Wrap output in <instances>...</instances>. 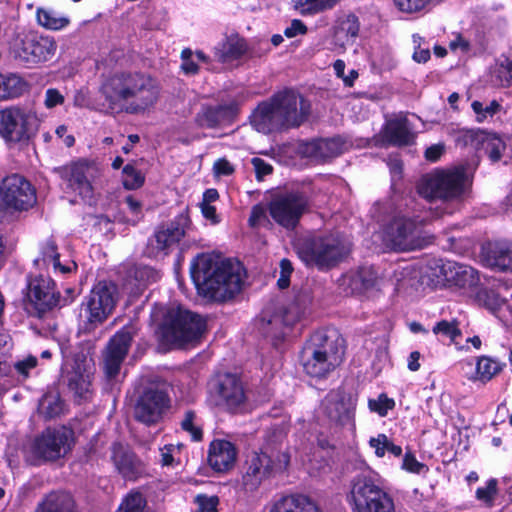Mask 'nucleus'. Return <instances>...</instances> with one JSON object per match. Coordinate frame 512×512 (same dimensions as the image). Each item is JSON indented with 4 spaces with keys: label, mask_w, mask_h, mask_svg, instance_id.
Returning a JSON list of instances; mask_svg holds the SVG:
<instances>
[{
    "label": "nucleus",
    "mask_w": 512,
    "mask_h": 512,
    "mask_svg": "<svg viewBox=\"0 0 512 512\" xmlns=\"http://www.w3.org/2000/svg\"><path fill=\"white\" fill-rule=\"evenodd\" d=\"M109 113L141 114L158 101L159 87L142 73L116 72L107 76L99 89Z\"/></svg>",
    "instance_id": "obj_1"
},
{
    "label": "nucleus",
    "mask_w": 512,
    "mask_h": 512,
    "mask_svg": "<svg viewBox=\"0 0 512 512\" xmlns=\"http://www.w3.org/2000/svg\"><path fill=\"white\" fill-rule=\"evenodd\" d=\"M191 278L204 297L223 302L240 292L244 269L239 262L220 260L212 254H200L191 264Z\"/></svg>",
    "instance_id": "obj_2"
},
{
    "label": "nucleus",
    "mask_w": 512,
    "mask_h": 512,
    "mask_svg": "<svg viewBox=\"0 0 512 512\" xmlns=\"http://www.w3.org/2000/svg\"><path fill=\"white\" fill-rule=\"evenodd\" d=\"M191 278L204 297L223 302L240 292L244 269L239 262L220 260L212 254H200L191 264Z\"/></svg>",
    "instance_id": "obj_3"
},
{
    "label": "nucleus",
    "mask_w": 512,
    "mask_h": 512,
    "mask_svg": "<svg viewBox=\"0 0 512 512\" xmlns=\"http://www.w3.org/2000/svg\"><path fill=\"white\" fill-rule=\"evenodd\" d=\"M311 110L308 100L293 90H286L263 102L251 116V124L263 134L299 127Z\"/></svg>",
    "instance_id": "obj_4"
},
{
    "label": "nucleus",
    "mask_w": 512,
    "mask_h": 512,
    "mask_svg": "<svg viewBox=\"0 0 512 512\" xmlns=\"http://www.w3.org/2000/svg\"><path fill=\"white\" fill-rule=\"evenodd\" d=\"M343 339L334 330L316 331L305 343L300 360L305 373L314 378H324L342 362Z\"/></svg>",
    "instance_id": "obj_5"
},
{
    "label": "nucleus",
    "mask_w": 512,
    "mask_h": 512,
    "mask_svg": "<svg viewBox=\"0 0 512 512\" xmlns=\"http://www.w3.org/2000/svg\"><path fill=\"white\" fill-rule=\"evenodd\" d=\"M298 257L308 267L329 270L350 253V242L340 235L308 236L297 241Z\"/></svg>",
    "instance_id": "obj_6"
},
{
    "label": "nucleus",
    "mask_w": 512,
    "mask_h": 512,
    "mask_svg": "<svg viewBox=\"0 0 512 512\" xmlns=\"http://www.w3.org/2000/svg\"><path fill=\"white\" fill-rule=\"evenodd\" d=\"M160 329L165 343L183 347L200 340L206 331V321L199 314L173 305L166 309Z\"/></svg>",
    "instance_id": "obj_7"
},
{
    "label": "nucleus",
    "mask_w": 512,
    "mask_h": 512,
    "mask_svg": "<svg viewBox=\"0 0 512 512\" xmlns=\"http://www.w3.org/2000/svg\"><path fill=\"white\" fill-rule=\"evenodd\" d=\"M346 500L351 512H396L392 496L369 476L352 480Z\"/></svg>",
    "instance_id": "obj_8"
},
{
    "label": "nucleus",
    "mask_w": 512,
    "mask_h": 512,
    "mask_svg": "<svg viewBox=\"0 0 512 512\" xmlns=\"http://www.w3.org/2000/svg\"><path fill=\"white\" fill-rule=\"evenodd\" d=\"M134 405V418L147 426L159 423L170 405L165 383L143 377Z\"/></svg>",
    "instance_id": "obj_9"
},
{
    "label": "nucleus",
    "mask_w": 512,
    "mask_h": 512,
    "mask_svg": "<svg viewBox=\"0 0 512 512\" xmlns=\"http://www.w3.org/2000/svg\"><path fill=\"white\" fill-rule=\"evenodd\" d=\"M289 461V455L284 452H253L245 462L241 482L243 489L247 492L258 490L266 480L285 470Z\"/></svg>",
    "instance_id": "obj_10"
},
{
    "label": "nucleus",
    "mask_w": 512,
    "mask_h": 512,
    "mask_svg": "<svg viewBox=\"0 0 512 512\" xmlns=\"http://www.w3.org/2000/svg\"><path fill=\"white\" fill-rule=\"evenodd\" d=\"M70 437L65 428L44 430L24 447L26 462L38 466L63 457L71 449Z\"/></svg>",
    "instance_id": "obj_11"
},
{
    "label": "nucleus",
    "mask_w": 512,
    "mask_h": 512,
    "mask_svg": "<svg viewBox=\"0 0 512 512\" xmlns=\"http://www.w3.org/2000/svg\"><path fill=\"white\" fill-rule=\"evenodd\" d=\"M466 191L465 172L463 168L436 171L424 176L418 184L419 194L429 201L457 200Z\"/></svg>",
    "instance_id": "obj_12"
},
{
    "label": "nucleus",
    "mask_w": 512,
    "mask_h": 512,
    "mask_svg": "<svg viewBox=\"0 0 512 512\" xmlns=\"http://www.w3.org/2000/svg\"><path fill=\"white\" fill-rule=\"evenodd\" d=\"M422 225L423 220L394 217L384 229L383 242L395 251L422 249L430 243V237L423 234Z\"/></svg>",
    "instance_id": "obj_13"
},
{
    "label": "nucleus",
    "mask_w": 512,
    "mask_h": 512,
    "mask_svg": "<svg viewBox=\"0 0 512 512\" xmlns=\"http://www.w3.org/2000/svg\"><path fill=\"white\" fill-rule=\"evenodd\" d=\"M39 123L33 108L13 105L0 111V136L9 143L26 142L35 135Z\"/></svg>",
    "instance_id": "obj_14"
},
{
    "label": "nucleus",
    "mask_w": 512,
    "mask_h": 512,
    "mask_svg": "<svg viewBox=\"0 0 512 512\" xmlns=\"http://www.w3.org/2000/svg\"><path fill=\"white\" fill-rule=\"evenodd\" d=\"M37 202L34 186L23 176L12 174L0 184V211L7 214L30 210Z\"/></svg>",
    "instance_id": "obj_15"
},
{
    "label": "nucleus",
    "mask_w": 512,
    "mask_h": 512,
    "mask_svg": "<svg viewBox=\"0 0 512 512\" xmlns=\"http://www.w3.org/2000/svg\"><path fill=\"white\" fill-rule=\"evenodd\" d=\"M309 207V198L304 192L289 191L275 195L268 204V212L279 226L294 230Z\"/></svg>",
    "instance_id": "obj_16"
},
{
    "label": "nucleus",
    "mask_w": 512,
    "mask_h": 512,
    "mask_svg": "<svg viewBox=\"0 0 512 512\" xmlns=\"http://www.w3.org/2000/svg\"><path fill=\"white\" fill-rule=\"evenodd\" d=\"M56 50L57 43L54 38L32 32L15 39L11 47L14 59L27 66L51 60Z\"/></svg>",
    "instance_id": "obj_17"
},
{
    "label": "nucleus",
    "mask_w": 512,
    "mask_h": 512,
    "mask_svg": "<svg viewBox=\"0 0 512 512\" xmlns=\"http://www.w3.org/2000/svg\"><path fill=\"white\" fill-rule=\"evenodd\" d=\"M118 300L117 286L112 282L100 281L91 290L86 302L82 303L86 321L90 325L103 323L112 313Z\"/></svg>",
    "instance_id": "obj_18"
},
{
    "label": "nucleus",
    "mask_w": 512,
    "mask_h": 512,
    "mask_svg": "<svg viewBox=\"0 0 512 512\" xmlns=\"http://www.w3.org/2000/svg\"><path fill=\"white\" fill-rule=\"evenodd\" d=\"M59 304L60 295L56 292L55 283L51 278L43 275L29 278L25 307L30 314L42 317L43 314Z\"/></svg>",
    "instance_id": "obj_19"
},
{
    "label": "nucleus",
    "mask_w": 512,
    "mask_h": 512,
    "mask_svg": "<svg viewBox=\"0 0 512 512\" xmlns=\"http://www.w3.org/2000/svg\"><path fill=\"white\" fill-rule=\"evenodd\" d=\"M189 223L188 216L180 214L170 223L158 227L149 239L147 246L148 255L154 258L169 255L178 247L179 242L185 236Z\"/></svg>",
    "instance_id": "obj_20"
},
{
    "label": "nucleus",
    "mask_w": 512,
    "mask_h": 512,
    "mask_svg": "<svg viewBox=\"0 0 512 512\" xmlns=\"http://www.w3.org/2000/svg\"><path fill=\"white\" fill-rule=\"evenodd\" d=\"M134 333L132 328L124 327L107 343L103 351V370L107 378H115L121 369L130 349Z\"/></svg>",
    "instance_id": "obj_21"
},
{
    "label": "nucleus",
    "mask_w": 512,
    "mask_h": 512,
    "mask_svg": "<svg viewBox=\"0 0 512 512\" xmlns=\"http://www.w3.org/2000/svg\"><path fill=\"white\" fill-rule=\"evenodd\" d=\"M355 400L343 389L331 390L322 401L323 414L337 425H347L353 422Z\"/></svg>",
    "instance_id": "obj_22"
},
{
    "label": "nucleus",
    "mask_w": 512,
    "mask_h": 512,
    "mask_svg": "<svg viewBox=\"0 0 512 512\" xmlns=\"http://www.w3.org/2000/svg\"><path fill=\"white\" fill-rule=\"evenodd\" d=\"M90 170V166L84 161L54 168V172L66 182L67 188L77 193L82 199H91L93 195Z\"/></svg>",
    "instance_id": "obj_23"
},
{
    "label": "nucleus",
    "mask_w": 512,
    "mask_h": 512,
    "mask_svg": "<svg viewBox=\"0 0 512 512\" xmlns=\"http://www.w3.org/2000/svg\"><path fill=\"white\" fill-rule=\"evenodd\" d=\"M214 390L218 404L229 410H235L246 401L244 384L236 374L225 373L219 375Z\"/></svg>",
    "instance_id": "obj_24"
},
{
    "label": "nucleus",
    "mask_w": 512,
    "mask_h": 512,
    "mask_svg": "<svg viewBox=\"0 0 512 512\" xmlns=\"http://www.w3.org/2000/svg\"><path fill=\"white\" fill-rule=\"evenodd\" d=\"M302 316L296 303H291L286 309L275 313L268 319L264 317L261 320L260 329L265 337L270 338L273 345H277L286 335V331Z\"/></svg>",
    "instance_id": "obj_25"
},
{
    "label": "nucleus",
    "mask_w": 512,
    "mask_h": 512,
    "mask_svg": "<svg viewBox=\"0 0 512 512\" xmlns=\"http://www.w3.org/2000/svg\"><path fill=\"white\" fill-rule=\"evenodd\" d=\"M110 458L117 472L126 480H136L143 471L142 462L128 445L113 443Z\"/></svg>",
    "instance_id": "obj_26"
},
{
    "label": "nucleus",
    "mask_w": 512,
    "mask_h": 512,
    "mask_svg": "<svg viewBox=\"0 0 512 512\" xmlns=\"http://www.w3.org/2000/svg\"><path fill=\"white\" fill-rule=\"evenodd\" d=\"M382 138L395 146H406L414 142L415 134L407 117L403 114L388 119L381 131Z\"/></svg>",
    "instance_id": "obj_27"
},
{
    "label": "nucleus",
    "mask_w": 512,
    "mask_h": 512,
    "mask_svg": "<svg viewBox=\"0 0 512 512\" xmlns=\"http://www.w3.org/2000/svg\"><path fill=\"white\" fill-rule=\"evenodd\" d=\"M236 456L235 446L227 440L216 439L209 445L208 463L217 472L231 469L235 464Z\"/></svg>",
    "instance_id": "obj_28"
},
{
    "label": "nucleus",
    "mask_w": 512,
    "mask_h": 512,
    "mask_svg": "<svg viewBox=\"0 0 512 512\" xmlns=\"http://www.w3.org/2000/svg\"><path fill=\"white\" fill-rule=\"evenodd\" d=\"M441 269L446 281L459 288H472L478 284L477 272L470 266L447 262Z\"/></svg>",
    "instance_id": "obj_29"
},
{
    "label": "nucleus",
    "mask_w": 512,
    "mask_h": 512,
    "mask_svg": "<svg viewBox=\"0 0 512 512\" xmlns=\"http://www.w3.org/2000/svg\"><path fill=\"white\" fill-rule=\"evenodd\" d=\"M345 143L341 138L319 139L306 143L303 153L318 160H327L343 153Z\"/></svg>",
    "instance_id": "obj_30"
},
{
    "label": "nucleus",
    "mask_w": 512,
    "mask_h": 512,
    "mask_svg": "<svg viewBox=\"0 0 512 512\" xmlns=\"http://www.w3.org/2000/svg\"><path fill=\"white\" fill-rule=\"evenodd\" d=\"M268 512H320L317 505L307 496L290 494L273 501Z\"/></svg>",
    "instance_id": "obj_31"
},
{
    "label": "nucleus",
    "mask_w": 512,
    "mask_h": 512,
    "mask_svg": "<svg viewBox=\"0 0 512 512\" xmlns=\"http://www.w3.org/2000/svg\"><path fill=\"white\" fill-rule=\"evenodd\" d=\"M247 51L246 41L238 35H231L215 47V57L220 62L227 63L241 58Z\"/></svg>",
    "instance_id": "obj_32"
},
{
    "label": "nucleus",
    "mask_w": 512,
    "mask_h": 512,
    "mask_svg": "<svg viewBox=\"0 0 512 512\" xmlns=\"http://www.w3.org/2000/svg\"><path fill=\"white\" fill-rule=\"evenodd\" d=\"M234 107L219 105L216 107H204L196 115V123L202 128H214L229 121L234 115Z\"/></svg>",
    "instance_id": "obj_33"
},
{
    "label": "nucleus",
    "mask_w": 512,
    "mask_h": 512,
    "mask_svg": "<svg viewBox=\"0 0 512 512\" xmlns=\"http://www.w3.org/2000/svg\"><path fill=\"white\" fill-rule=\"evenodd\" d=\"M74 501L72 497L63 492H51L38 504L35 512H73Z\"/></svg>",
    "instance_id": "obj_34"
},
{
    "label": "nucleus",
    "mask_w": 512,
    "mask_h": 512,
    "mask_svg": "<svg viewBox=\"0 0 512 512\" xmlns=\"http://www.w3.org/2000/svg\"><path fill=\"white\" fill-rule=\"evenodd\" d=\"M41 255L42 261L44 263L51 262L53 264V268L55 272H59L61 274L71 273L73 270H76L77 265L75 262H68L67 264H61L59 261V253L57 252V246L55 242L51 239L46 240L41 246Z\"/></svg>",
    "instance_id": "obj_35"
},
{
    "label": "nucleus",
    "mask_w": 512,
    "mask_h": 512,
    "mask_svg": "<svg viewBox=\"0 0 512 512\" xmlns=\"http://www.w3.org/2000/svg\"><path fill=\"white\" fill-rule=\"evenodd\" d=\"M27 90V83L15 74L0 75V100L17 98Z\"/></svg>",
    "instance_id": "obj_36"
},
{
    "label": "nucleus",
    "mask_w": 512,
    "mask_h": 512,
    "mask_svg": "<svg viewBox=\"0 0 512 512\" xmlns=\"http://www.w3.org/2000/svg\"><path fill=\"white\" fill-rule=\"evenodd\" d=\"M477 139L493 162L501 159L506 149V143L499 135L483 131L478 134Z\"/></svg>",
    "instance_id": "obj_37"
},
{
    "label": "nucleus",
    "mask_w": 512,
    "mask_h": 512,
    "mask_svg": "<svg viewBox=\"0 0 512 512\" xmlns=\"http://www.w3.org/2000/svg\"><path fill=\"white\" fill-rule=\"evenodd\" d=\"M291 2L300 15L308 16L332 9L339 0H291Z\"/></svg>",
    "instance_id": "obj_38"
},
{
    "label": "nucleus",
    "mask_w": 512,
    "mask_h": 512,
    "mask_svg": "<svg viewBox=\"0 0 512 512\" xmlns=\"http://www.w3.org/2000/svg\"><path fill=\"white\" fill-rule=\"evenodd\" d=\"M359 33V22L355 15H348L335 32V39L342 47L352 44Z\"/></svg>",
    "instance_id": "obj_39"
},
{
    "label": "nucleus",
    "mask_w": 512,
    "mask_h": 512,
    "mask_svg": "<svg viewBox=\"0 0 512 512\" xmlns=\"http://www.w3.org/2000/svg\"><path fill=\"white\" fill-rule=\"evenodd\" d=\"M36 17L38 24L49 30H61L70 23L68 17L59 15L56 11L46 8H38Z\"/></svg>",
    "instance_id": "obj_40"
},
{
    "label": "nucleus",
    "mask_w": 512,
    "mask_h": 512,
    "mask_svg": "<svg viewBox=\"0 0 512 512\" xmlns=\"http://www.w3.org/2000/svg\"><path fill=\"white\" fill-rule=\"evenodd\" d=\"M377 275L372 268H360L351 276V287L353 291L362 292L376 283Z\"/></svg>",
    "instance_id": "obj_41"
},
{
    "label": "nucleus",
    "mask_w": 512,
    "mask_h": 512,
    "mask_svg": "<svg viewBox=\"0 0 512 512\" xmlns=\"http://www.w3.org/2000/svg\"><path fill=\"white\" fill-rule=\"evenodd\" d=\"M503 365L489 357L479 358L476 366V379L482 382L491 380L502 370Z\"/></svg>",
    "instance_id": "obj_42"
},
{
    "label": "nucleus",
    "mask_w": 512,
    "mask_h": 512,
    "mask_svg": "<svg viewBox=\"0 0 512 512\" xmlns=\"http://www.w3.org/2000/svg\"><path fill=\"white\" fill-rule=\"evenodd\" d=\"M395 6L403 13L418 14L428 12L434 3L440 0H393Z\"/></svg>",
    "instance_id": "obj_43"
},
{
    "label": "nucleus",
    "mask_w": 512,
    "mask_h": 512,
    "mask_svg": "<svg viewBox=\"0 0 512 512\" xmlns=\"http://www.w3.org/2000/svg\"><path fill=\"white\" fill-rule=\"evenodd\" d=\"M146 504L142 493L132 491L122 500L117 512H144Z\"/></svg>",
    "instance_id": "obj_44"
},
{
    "label": "nucleus",
    "mask_w": 512,
    "mask_h": 512,
    "mask_svg": "<svg viewBox=\"0 0 512 512\" xmlns=\"http://www.w3.org/2000/svg\"><path fill=\"white\" fill-rule=\"evenodd\" d=\"M180 426L187 432L193 441H200L203 437L201 425L194 411L188 410L184 413Z\"/></svg>",
    "instance_id": "obj_45"
},
{
    "label": "nucleus",
    "mask_w": 512,
    "mask_h": 512,
    "mask_svg": "<svg viewBox=\"0 0 512 512\" xmlns=\"http://www.w3.org/2000/svg\"><path fill=\"white\" fill-rule=\"evenodd\" d=\"M39 410L47 419L57 417L62 412V402L55 395H46L40 401Z\"/></svg>",
    "instance_id": "obj_46"
},
{
    "label": "nucleus",
    "mask_w": 512,
    "mask_h": 512,
    "mask_svg": "<svg viewBox=\"0 0 512 512\" xmlns=\"http://www.w3.org/2000/svg\"><path fill=\"white\" fill-rule=\"evenodd\" d=\"M144 183L143 174L132 165L123 168V185L128 190L140 188Z\"/></svg>",
    "instance_id": "obj_47"
},
{
    "label": "nucleus",
    "mask_w": 512,
    "mask_h": 512,
    "mask_svg": "<svg viewBox=\"0 0 512 512\" xmlns=\"http://www.w3.org/2000/svg\"><path fill=\"white\" fill-rule=\"evenodd\" d=\"M433 333L436 335H442L444 337L449 338L451 341H455L457 337L461 335V331L458 327V321L452 320H442L435 324L432 329Z\"/></svg>",
    "instance_id": "obj_48"
},
{
    "label": "nucleus",
    "mask_w": 512,
    "mask_h": 512,
    "mask_svg": "<svg viewBox=\"0 0 512 512\" xmlns=\"http://www.w3.org/2000/svg\"><path fill=\"white\" fill-rule=\"evenodd\" d=\"M368 406L371 411L376 412L381 417H384L388 414L389 410H392L395 407V401L382 393L377 399H369Z\"/></svg>",
    "instance_id": "obj_49"
},
{
    "label": "nucleus",
    "mask_w": 512,
    "mask_h": 512,
    "mask_svg": "<svg viewBox=\"0 0 512 512\" xmlns=\"http://www.w3.org/2000/svg\"><path fill=\"white\" fill-rule=\"evenodd\" d=\"M497 495V480L490 479L484 487H479L476 490L477 500L483 502L488 507L493 505L494 499Z\"/></svg>",
    "instance_id": "obj_50"
},
{
    "label": "nucleus",
    "mask_w": 512,
    "mask_h": 512,
    "mask_svg": "<svg viewBox=\"0 0 512 512\" xmlns=\"http://www.w3.org/2000/svg\"><path fill=\"white\" fill-rule=\"evenodd\" d=\"M501 108V105L496 101H491L488 105L484 106L480 101H474L472 103V109L477 115L479 122L484 121L488 117L495 115Z\"/></svg>",
    "instance_id": "obj_51"
},
{
    "label": "nucleus",
    "mask_w": 512,
    "mask_h": 512,
    "mask_svg": "<svg viewBox=\"0 0 512 512\" xmlns=\"http://www.w3.org/2000/svg\"><path fill=\"white\" fill-rule=\"evenodd\" d=\"M497 72L507 85L512 84V48L498 60Z\"/></svg>",
    "instance_id": "obj_52"
},
{
    "label": "nucleus",
    "mask_w": 512,
    "mask_h": 512,
    "mask_svg": "<svg viewBox=\"0 0 512 512\" xmlns=\"http://www.w3.org/2000/svg\"><path fill=\"white\" fill-rule=\"evenodd\" d=\"M492 265L501 271H512V250H495L493 251Z\"/></svg>",
    "instance_id": "obj_53"
},
{
    "label": "nucleus",
    "mask_w": 512,
    "mask_h": 512,
    "mask_svg": "<svg viewBox=\"0 0 512 512\" xmlns=\"http://www.w3.org/2000/svg\"><path fill=\"white\" fill-rule=\"evenodd\" d=\"M181 70L186 75H195L199 71L198 62L194 58V52L186 48L181 52Z\"/></svg>",
    "instance_id": "obj_54"
},
{
    "label": "nucleus",
    "mask_w": 512,
    "mask_h": 512,
    "mask_svg": "<svg viewBox=\"0 0 512 512\" xmlns=\"http://www.w3.org/2000/svg\"><path fill=\"white\" fill-rule=\"evenodd\" d=\"M480 299L483 301L484 305L493 313H496L502 306L506 304V300L500 295L493 291L487 290L484 291L480 296Z\"/></svg>",
    "instance_id": "obj_55"
},
{
    "label": "nucleus",
    "mask_w": 512,
    "mask_h": 512,
    "mask_svg": "<svg viewBox=\"0 0 512 512\" xmlns=\"http://www.w3.org/2000/svg\"><path fill=\"white\" fill-rule=\"evenodd\" d=\"M251 164L254 168L256 179L258 181H262L265 176L270 175L273 172V166L259 157L252 158Z\"/></svg>",
    "instance_id": "obj_56"
},
{
    "label": "nucleus",
    "mask_w": 512,
    "mask_h": 512,
    "mask_svg": "<svg viewBox=\"0 0 512 512\" xmlns=\"http://www.w3.org/2000/svg\"><path fill=\"white\" fill-rule=\"evenodd\" d=\"M65 101L64 95L56 88H49L45 92L44 105L47 109H52L62 105Z\"/></svg>",
    "instance_id": "obj_57"
},
{
    "label": "nucleus",
    "mask_w": 512,
    "mask_h": 512,
    "mask_svg": "<svg viewBox=\"0 0 512 512\" xmlns=\"http://www.w3.org/2000/svg\"><path fill=\"white\" fill-rule=\"evenodd\" d=\"M402 468L408 472L420 474L427 470L425 464L419 462L411 453H406L403 458Z\"/></svg>",
    "instance_id": "obj_58"
},
{
    "label": "nucleus",
    "mask_w": 512,
    "mask_h": 512,
    "mask_svg": "<svg viewBox=\"0 0 512 512\" xmlns=\"http://www.w3.org/2000/svg\"><path fill=\"white\" fill-rule=\"evenodd\" d=\"M388 441V437L380 433L376 437L370 438L369 445L374 449L376 456L382 458L387 451Z\"/></svg>",
    "instance_id": "obj_59"
},
{
    "label": "nucleus",
    "mask_w": 512,
    "mask_h": 512,
    "mask_svg": "<svg viewBox=\"0 0 512 512\" xmlns=\"http://www.w3.org/2000/svg\"><path fill=\"white\" fill-rule=\"evenodd\" d=\"M267 213L266 209L261 205H255L251 209L250 217H249V225L251 227H258L267 222Z\"/></svg>",
    "instance_id": "obj_60"
},
{
    "label": "nucleus",
    "mask_w": 512,
    "mask_h": 512,
    "mask_svg": "<svg viewBox=\"0 0 512 512\" xmlns=\"http://www.w3.org/2000/svg\"><path fill=\"white\" fill-rule=\"evenodd\" d=\"M69 387L80 398H86L87 393L89 392V383L82 376L71 378L69 380Z\"/></svg>",
    "instance_id": "obj_61"
},
{
    "label": "nucleus",
    "mask_w": 512,
    "mask_h": 512,
    "mask_svg": "<svg viewBox=\"0 0 512 512\" xmlns=\"http://www.w3.org/2000/svg\"><path fill=\"white\" fill-rule=\"evenodd\" d=\"M37 365V358L34 356H28L22 361H19L15 364V369L17 372L24 377H27L29 374V370L35 368Z\"/></svg>",
    "instance_id": "obj_62"
},
{
    "label": "nucleus",
    "mask_w": 512,
    "mask_h": 512,
    "mask_svg": "<svg viewBox=\"0 0 512 512\" xmlns=\"http://www.w3.org/2000/svg\"><path fill=\"white\" fill-rule=\"evenodd\" d=\"M306 32H307V27L301 20H298V19H294L291 22L290 26L284 30V34L288 38H292V37H295L300 34H305Z\"/></svg>",
    "instance_id": "obj_63"
},
{
    "label": "nucleus",
    "mask_w": 512,
    "mask_h": 512,
    "mask_svg": "<svg viewBox=\"0 0 512 512\" xmlns=\"http://www.w3.org/2000/svg\"><path fill=\"white\" fill-rule=\"evenodd\" d=\"M213 169L217 175L229 176L234 173L233 165L226 159H218Z\"/></svg>",
    "instance_id": "obj_64"
}]
</instances>
